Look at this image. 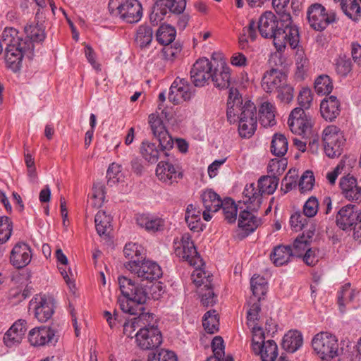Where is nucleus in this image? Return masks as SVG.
Listing matches in <instances>:
<instances>
[{
	"label": "nucleus",
	"mask_w": 361,
	"mask_h": 361,
	"mask_svg": "<svg viewBox=\"0 0 361 361\" xmlns=\"http://www.w3.org/2000/svg\"><path fill=\"white\" fill-rule=\"evenodd\" d=\"M231 69L224 62L221 63L212 73V80L216 87L227 88L231 82Z\"/></svg>",
	"instance_id": "c9c22d12"
},
{
	"label": "nucleus",
	"mask_w": 361,
	"mask_h": 361,
	"mask_svg": "<svg viewBox=\"0 0 361 361\" xmlns=\"http://www.w3.org/2000/svg\"><path fill=\"white\" fill-rule=\"evenodd\" d=\"M105 200V187L101 183L93 185L92 192L89 195L90 204L94 207H100Z\"/></svg>",
	"instance_id": "3c124183"
},
{
	"label": "nucleus",
	"mask_w": 361,
	"mask_h": 361,
	"mask_svg": "<svg viewBox=\"0 0 361 361\" xmlns=\"http://www.w3.org/2000/svg\"><path fill=\"white\" fill-rule=\"evenodd\" d=\"M202 213L200 209L192 204H188L185 209V220L190 230L202 231L204 226L201 221Z\"/></svg>",
	"instance_id": "e433bc0d"
},
{
	"label": "nucleus",
	"mask_w": 361,
	"mask_h": 361,
	"mask_svg": "<svg viewBox=\"0 0 361 361\" xmlns=\"http://www.w3.org/2000/svg\"><path fill=\"white\" fill-rule=\"evenodd\" d=\"M146 317V314H142L138 317H135L126 322L123 325V334L128 337H133V334L137 328H142V325L145 324L144 320Z\"/></svg>",
	"instance_id": "0e129e2a"
},
{
	"label": "nucleus",
	"mask_w": 361,
	"mask_h": 361,
	"mask_svg": "<svg viewBox=\"0 0 361 361\" xmlns=\"http://www.w3.org/2000/svg\"><path fill=\"white\" fill-rule=\"evenodd\" d=\"M361 4V0H358ZM341 6L344 13L350 19L357 20L360 17L361 8L357 0H341Z\"/></svg>",
	"instance_id": "09e8293b"
},
{
	"label": "nucleus",
	"mask_w": 361,
	"mask_h": 361,
	"mask_svg": "<svg viewBox=\"0 0 361 361\" xmlns=\"http://www.w3.org/2000/svg\"><path fill=\"white\" fill-rule=\"evenodd\" d=\"M286 75L280 71L271 69L267 71L262 80V87L267 92L278 90L283 84H285Z\"/></svg>",
	"instance_id": "7c9ffc66"
},
{
	"label": "nucleus",
	"mask_w": 361,
	"mask_h": 361,
	"mask_svg": "<svg viewBox=\"0 0 361 361\" xmlns=\"http://www.w3.org/2000/svg\"><path fill=\"white\" fill-rule=\"evenodd\" d=\"M279 19L276 16L271 12H264L259 18L257 27L258 30L264 38H273L280 29Z\"/></svg>",
	"instance_id": "393cba45"
},
{
	"label": "nucleus",
	"mask_w": 361,
	"mask_h": 361,
	"mask_svg": "<svg viewBox=\"0 0 361 361\" xmlns=\"http://www.w3.org/2000/svg\"><path fill=\"white\" fill-rule=\"evenodd\" d=\"M308 249V240L307 238L302 235L295 240L293 250H291L292 255L303 257Z\"/></svg>",
	"instance_id": "338daca9"
},
{
	"label": "nucleus",
	"mask_w": 361,
	"mask_h": 361,
	"mask_svg": "<svg viewBox=\"0 0 361 361\" xmlns=\"http://www.w3.org/2000/svg\"><path fill=\"white\" fill-rule=\"evenodd\" d=\"M123 253L130 261H140V258H142L144 254V248L136 243L130 242L126 244Z\"/></svg>",
	"instance_id": "13d9d810"
},
{
	"label": "nucleus",
	"mask_w": 361,
	"mask_h": 361,
	"mask_svg": "<svg viewBox=\"0 0 361 361\" xmlns=\"http://www.w3.org/2000/svg\"><path fill=\"white\" fill-rule=\"evenodd\" d=\"M135 336L137 345L143 350L158 348L162 343L161 331L153 325L140 328Z\"/></svg>",
	"instance_id": "2eb2a0df"
},
{
	"label": "nucleus",
	"mask_w": 361,
	"mask_h": 361,
	"mask_svg": "<svg viewBox=\"0 0 361 361\" xmlns=\"http://www.w3.org/2000/svg\"><path fill=\"white\" fill-rule=\"evenodd\" d=\"M221 207L225 219L230 223L234 222L237 216V207L234 201L231 198H226L221 201Z\"/></svg>",
	"instance_id": "680f3d73"
},
{
	"label": "nucleus",
	"mask_w": 361,
	"mask_h": 361,
	"mask_svg": "<svg viewBox=\"0 0 361 361\" xmlns=\"http://www.w3.org/2000/svg\"><path fill=\"white\" fill-rule=\"evenodd\" d=\"M55 257L57 261V267L71 292L75 291V275L68 265L67 257L61 248H57L55 252Z\"/></svg>",
	"instance_id": "a878e982"
},
{
	"label": "nucleus",
	"mask_w": 361,
	"mask_h": 361,
	"mask_svg": "<svg viewBox=\"0 0 361 361\" xmlns=\"http://www.w3.org/2000/svg\"><path fill=\"white\" fill-rule=\"evenodd\" d=\"M106 177L110 185L122 184L125 182V174L122 171V166L117 163H112L108 168Z\"/></svg>",
	"instance_id": "de8ad7c7"
},
{
	"label": "nucleus",
	"mask_w": 361,
	"mask_h": 361,
	"mask_svg": "<svg viewBox=\"0 0 361 361\" xmlns=\"http://www.w3.org/2000/svg\"><path fill=\"white\" fill-rule=\"evenodd\" d=\"M313 352L320 361H332L341 353L336 335L329 331H321L312 339Z\"/></svg>",
	"instance_id": "20e7f679"
},
{
	"label": "nucleus",
	"mask_w": 361,
	"mask_h": 361,
	"mask_svg": "<svg viewBox=\"0 0 361 361\" xmlns=\"http://www.w3.org/2000/svg\"><path fill=\"white\" fill-rule=\"evenodd\" d=\"M193 283L200 288L209 287L212 282V276L202 268L195 269L191 275Z\"/></svg>",
	"instance_id": "6e6d98bb"
},
{
	"label": "nucleus",
	"mask_w": 361,
	"mask_h": 361,
	"mask_svg": "<svg viewBox=\"0 0 361 361\" xmlns=\"http://www.w3.org/2000/svg\"><path fill=\"white\" fill-rule=\"evenodd\" d=\"M176 31L174 27L169 24H161L156 33L157 42L163 45H169L176 37Z\"/></svg>",
	"instance_id": "c03bdc74"
},
{
	"label": "nucleus",
	"mask_w": 361,
	"mask_h": 361,
	"mask_svg": "<svg viewBox=\"0 0 361 361\" xmlns=\"http://www.w3.org/2000/svg\"><path fill=\"white\" fill-rule=\"evenodd\" d=\"M252 350L259 354L262 361H274L278 355V346L273 340L264 341L262 335H252Z\"/></svg>",
	"instance_id": "6ab92c4d"
},
{
	"label": "nucleus",
	"mask_w": 361,
	"mask_h": 361,
	"mask_svg": "<svg viewBox=\"0 0 361 361\" xmlns=\"http://www.w3.org/2000/svg\"><path fill=\"white\" fill-rule=\"evenodd\" d=\"M287 166V160L285 159H273L269 161L267 166L269 173L273 176L281 175Z\"/></svg>",
	"instance_id": "69168bd1"
},
{
	"label": "nucleus",
	"mask_w": 361,
	"mask_h": 361,
	"mask_svg": "<svg viewBox=\"0 0 361 361\" xmlns=\"http://www.w3.org/2000/svg\"><path fill=\"white\" fill-rule=\"evenodd\" d=\"M288 149L286 137L282 133H275L271 139L270 151L276 157L284 156Z\"/></svg>",
	"instance_id": "a19ab883"
},
{
	"label": "nucleus",
	"mask_w": 361,
	"mask_h": 361,
	"mask_svg": "<svg viewBox=\"0 0 361 361\" xmlns=\"http://www.w3.org/2000/svg\"><path fill=\"white\" fill-rule=\"evenodd\" d=\"M227 118L231 123H238V132L242 137H250L257 128V111L253 102L244 103L236 89H231L227 102Z\"/></svg>",
	"instance_id": "f03ea898"
},
{
	"label": "nucleus",
	"mask_w": 361,
	"mask_h": 361,
	"mask_svg": "<svg viewBox=\"0 0 361 361\" xmlns=\"http://www.w3.org/2000/svg\"><path fill=\"white\" fill-rule=\"evenodd\" d=\"M112 216L104 211H99L94 218L95 228L97 233L107 236L111 231Z\"/></svg>",
	"instance_id": "ea45409f"
},
{
	"label": "nucleus",
	"mask_w": 361,
	"mask_h": 361,
	"mask_svg": "<svg viewBox=\"0 0 361 361\" xmlns=\"http://www.w3.org/2000/svg\"><path fill=\"white\" fill-rule=\"evenodd\" d=\"M343 131L338 126L329 125L322 132V142L326 155L330 158L338 157L345 144Z\"/></svg>",
	"instance_id": "6e6552de"
},
{
	"label": "nucleus",
	"mask_w": 361,
	"mask_h": 361,
	"mask_svg": "<svg viewBox=\"0 0 361 361\" xmlns=\"http://www.w3.org/2000/svg\"><path fill=\"white\" fill-rule=\"evenodd\" d=\"M27 331V322L18 319L5 333L3 341L9 348H17L23 341Z\"/></svg>",
	"instance_id": "5701e85b"
},
{
	"label": "nucleus",
	"mask_w": 361,
	"mask_h": 361,
	"mask_svg": "<svg viewBox=\"0 0 361 361\" xmlns=\"http://www.w3.org/2000/svg\"><path fill=\"white\" fill-rule=\"evenodd\" d=\"M313 97V94L309 87H302L298 97V103L302 108L309 109L312 105Z\"/></svg>",
	"instance_id": "774afa93"
},
{
	"label": "nucleus",
	"mask_w": 361,
	"mask_h": 361,
	"mask_svg": "<svg viewBox=\"0 0 361 361\" xmlns=\"http://www.w3.org/2000/svg\"><path fill=\"white\" fill-rule=\"evenodd\" d=\"M30 247L25 243H17L11 250L10 261L13 266L20 269L27 266L31 261Z\"/></svg>",
	"instance_id": "cd10ccee"
},
{
	"label": "nucleus",
	"mask_w": 361,
	"mask_h": 361,
	"mask_svg": "<svg viewBox=\"0 0 361 361\" xmlns=\"http://www.w3.org/2000/svg\"><path fill=\"white\" fill-rule=\"evenodd\" d=\"M201 199L205 209L202 212V217L204 221H209L212 218L211 213H215L219 210L222 200L219 195L212 189L203 190Z\"/></svg>",
	"instance_id": "bb28decb"
},
{
	"label": "nucleus",
	"mask_w": 361,
	"mask_h": 361,
	"mask_svg": "<svg viewBox=\"0 0 361 361\" xmlns=\"http://www.w3.org/2000/svg\"><path fill=\"white\" fill-rule=\"evenodd\" d=\"M259 313V300H257L255 299H250L248 304V309L247 312V322L249 328L252 331V335H262V331L259 326V321L262 320Z\"/></svg>",
	"instance_id": "473e14b6"
},
{
	"label": "nucleus",
	"mask_w": 361,
	"mask_h": 361,
	"mask_svg": "<svg viewBox=\"0 0 361 361\" xmlns=\"http://www.w3.org/2000/svg\"><path fill=\"white\" fill-rule=\"evenodd\" d=\"M13 231V222L6 216H0V243H4L9 240Z\"/></svg>",
	"instance_id": "052dcab7"
},
{
	"label": "nucleus",
	"mask_w": 361,
	"mask_h": 361,
	"mask_svg": "<svg viewBox=\"0 0 361 361\" xmlns=\"http://www.w3.org/2000/svg\"><path fill=\"white\" fill-rule=\"evenodd\" d=\"M255 211L244 209L240 212L238 217V228L242 231L243 237L253 232L261 224V221L254 214Z\"/></svg>",
	"instance_id": "c85d7f7f"
},
{
	"label": "nucleus",
	"mask_w": 361,
	"mask_h": 361,
	"mask_svg": "<svg viewBox=\"0 0 361 361\" xmlns=\"http://www.w3.org/2000/svg\"><path fill=\"white\" fill-rule=\"evenodd\" d=\"M30 310L40 322H46L54 312V300L45 294L35 295L30 301Z\"/></svg>",
	"instance_id": "f8f14e48"
},
{
	"label": "nucleus",
	"mask_w": 361,
	"mask_h": 361,
	"mask_svg": "<svg viewBox=\"0 0 361 361\" xmlns=\"http://www.w3.org/2000/svg\"><path fill=\"white\" fill-rule=\"evenodd\" d=\"M185 6V0H156L149 16L150 22L157 25L169 13L180 14L183 12Z\"/></svg>",
	"instance_id": "9d476101"
},
{
	"label": "nucleus",
	"mask_w": 361,
	"mask_h": 361,
	"mask_svg": "<svg viewBox=\"0 0 361 361\" xmlns=\"http://www.w3.org/2000/svg\"><path fill=\"white\" fill-rule=\"evenodd\" d=\"M361 221V209L353 204H348L338 212L336 224L343 230L351 229L353 225Z\"/></svg>",
	"instance_id": "412c9836"
},
{
	"label": "nucleus",
	"mask_w": 361,
	"mask_h": 361,
	"mask_svg": "<svg viewBox=\"0 0 361 361\" xmlns=\"http://www.w3.org/2000/svg\"><path fill=\"white\" fill-rule=\"evenodd\" d=\"M125 266L133 275L140 279V282L138 283L144 286L158 281L163 274L160 266L149 259L129 261Z\"/></svg>",
	"instance_id": "39448f33"
},
{
	"label": "nucleus",
	"mask_w": 361,
	"mask_h": 361,
	"mask_svg": "<svg viewBox=\"0 0 361 361\" xmlns=\"http://www.w3.org/2000/svg\"><path fill=\"white\" fill-rule=\"evenodd\" d=\"M340 111L341 102L336 97H326L321 102V115L326 121H332L339 115Z\"/></svg>",
	"instance_id": "72a5a7b5"
},
{
	"label": "nucleus",
	"mask_w": 361,
	"mask_h": 361,
	"mask_svg": "<svg viewBox=\"0 0 361 361\" xmlns=\"http://www.w3.org/2000/svg\"><path fill=\"white\" fill-rule=\"evenodd\" d=\"M307 16L310 25L315 30H322L336 20L333 11H328L319 4L311 5L307 11Z\"/></svg>",
	"instance_id": "ddd939ff"
},
{
	"label": "nucleus",
	"mask_w": 361,
	"mask_h": 361,
	"mask_svg": "<svg viewBox=\"0 0 361 361\" xmlns=\"http://www.w3.org/2000/svg\"><path fill=\"white\" fill-rule=\"evenodd\" d=\"M262 200V195L258 188H256L252 183L246 185L242 199V202L246 209L252 211L257 210L260 207Z\"/></svg>",
	"instance_id": "f704fd0d"
},
{
	"label": "nucleus",
	"mask_w": 361,
	"mask_h": 361,
	"mask_svg": "<svg viewBox=\"0 0 361 361\" xmlns=\"http://www.w3.org/2000/svg\"><path fill=\"white\" fill-rule=\"evenodd\" d=\"M152 40V30L146 25L138 27L135 36V42L140 48L147 47Z\"/></svg>",
	"instance_id": "5fc2aeb1"
},
{
	"label": "nucleus",
	"mask_w": 361,
	"mask_h": 361,
	"mask_svg": "<svg viewBox=\"0 0 361 361\" xmlns=\"http://www.w3.org/2000/svg\"><path fill=\"white\" fill-rule=\"evenodd\" d=\"M159 110H161V108L159 106L158 110L155 113L149 115L148 123L153 135L159 140L163 150L171 149L173 147V141L166 131L165 125L159 114Z\"/></svg>",
	"instance_id": "dca6fc26"
},
{
	"label": "nucleus",
	"mask_w": 361,
	"mask_h": 361,
	"mask_svg": "<svg viewBox=\"0 0 361 361\" xmlns=\"http://www.w3.org/2000/svg\"><path fill=\"white\" fill-rule=\"evenodd\" d=\"M251 290L253 297L250 299L260 300L267 291V280L259 275H254L250 281Z\"/></svg>",
	"instance_id": "49530a36"
},
{
	"label": "nucleus",
	"mask_w": 361,
	"mask_h": 361,
	"mask_svg": "<svg viewBox=\"0 0 361 361\" xmlns=\"http://www.w3.org/2000/svg\"><path fill=\"white\" fill-rule=\"evenodd\" d=\"M147 361H178V358L174 352L162 348L149 353Z\"/></svg>",
	"instance_id": "bf43d9fd"
},
{
	"label": "nucleus",
	"mask_w": 361,
	"mask_h": 361,
	"mask_svg": "<svg viewBox=\"0 0 361 361\" xmlns=\"http://www.w3.org/2000/svg\"><path fill=\"white\" fill-rule=\"evenodd\" d=\"M212 65L206 58L200 59L193 64L190 78L196 87H203L212 78Z\"/></svg>",
	"instance_id": "aec40b11"
},
{
	"label": "nucleus",
	"mask_w": 361,
	"mask_h": 361,
	"mask_svg": "<svg viewBox=\"0 0 361 361\" xmlns=\"http://www.w3.org/2000/svg\"><path fill=\"white\" fill-rule=\"evenodd\" d=\"M278 185L277 180L272 176H264L259 179L257 188L263 196V195L272 194L276 189Z\"/></svg>",
	"instance_id": "4d7b16f0"
},
{
	"label": "nucleus",
	"mask_w": 361,
	"mask_h": 361,
	"mask_svg": "<svg viewBox=\"0 0 361 361\" xmlns=\"http://www.w3.org/2000/svg\"><path fill=\"white\" fill-rule=\"evenodd\" d=\"M3 42L6 46V63L13 71H18L21 66L23 55L30 56L32 51H28L18 36V32L12 27H6L3 31Z\"/></svg>",
	"instance_id": "7ed1b4c3"
},
{
	"label": "nucleus",
	"mask_w": 361,
	"mask_h": 361,
	"mask_svg": "<svg viewBox=\"0 0 361 361\" xmlns=\"http://www.w3.org/2000/svg\"><path fill=\"white\" fill-rule=\"evenodd\" d=\"M292 255L288 246H276L270 254V259L276 266H282L288 263Z\"/></svg>",
	"instance_id": "79ce46f5"
},
{
	"label": "nucleus",
	"mask_w": 361,
	"mask_h": 361,
	"mask_svg": "<svg viewBox=\"0 0 361 361\" xmlns=\"http://www.w3.org/2000/svg\"><path fill=\"white\" fill-rule=\"evenodd\" d=\"M339 185L342 194L348 200H357L361 197V186L358 185L354 176L348 174L342 177Z\"/></svg>",
	"instance_id": "c756f323"
},
{
	"label": "nucleus",
	"mask_w": 361,
	"mask_h": 361,
	"mask_svg": "<svg viewBox=\"0 0 361 361\" xmlns=\"http://www.w3.org/2000/svg\"><path fill=\"white\" fill-rule=\"evenodd\" d=\"M137 226L149 233L163 231L166 228L164 219L152 214H137L135 217Z\"/></svg>",
	"instance_id": "b1692460"
},
{
	"label": "nucleus",
	"mask_w": 361,
	"mask_h": 361,
	"mask_svg": "<svg viewBox=\"0 0 361 361\" xmlns=\"http://www.w3.org/2000/svg\"><path fill=\"white\" fill-rule=\"evenodd\" d=\"M155 175L160 182L168 185L177 183L183 176L181 167L169 161H159L156 167Z\"/></svg>",
	"instance_id": "a211bd4d"
},
{
	"label": "nucleus",
	"mask_w": 361,
	"mask_h": 361,
	"mask_svg": "<svg viewBox=\"0 0 361 361\" xmlns=\"http://www.w3.org/2000/svg\"><path fill=\"white\" fill-rule=\"evenodd\" d=\"M282 21L284 23V28L279 29L273 39L275 48L279 52L284 51L288 44L291 49H297L300 42L298 27L293 24L289 14L284 13L282 16Z\"/></svg>",
	"instance_id": "423d86ee"
},
{
	"label": "nucleus",
	"mask_w": 361,
	"mask_h": 361,
	"mask_svg": "<svg viewBox=\"0 0 361 361\" xmlns=\"http://www.w3.org/2000/svg\"><path fill=\"white\" fill-rule=\"evenodd\" d=\"M38 15L39 12L36 16ZM37 18L24 27L25 39H22V42L28 51H32L35 45L42 43L46 37L45 26L42 22L37 20Z\"/></svg>",
	"instance_id": "4468645a"
},
{
	"label": "nucleus",
	"mask_w": 361,
	"mask_h": 361,
	"mask_svg": "<svg viewBox=\"0 0 361 361\" xmlns=\"http://www.w3.org/2000/svg\"><path fill=\"white\" fill-rule=\"evenodd\" d=\"M358 291L351 288L350 283H345L338 293V302L340 311L343 312L347 303L353 301Z\"/></svg>",
	"instance_id": "37998d69"
},
{
	"label": "nucleus",
	"mask_w": 361,
	"mask_h": 361,
	"mask_svg": "<svg viewBox=\"0 0 361 361\" xmlns=\"http://www.w3.org/2000/svg\"><path fill=\"white\" fill-rule=\"evenodd\" d=\"M257 38V25L252 20L248 25L243 29V32L239 37V45L241 49H247L250 42H255Z\"/></svg>",
	"instance_id": "a18cd8bd"
},
{
	"label": "nucleus",
	"mask_w": 361,
	"mask_h": 361,
	"mask_svg": "<svg viewBox=\"0 0 361 361\" xmlns=\"http://www.w3.org/2000/svg\"><path fill=\"white\" fill-rule=\"evenodd\" d=\"M169 149L163 150L160 144L157 145L148 140L142 142L140 147V153L142 157L150 164L156 163L161 157L162 152L165 156L168 157V151Z\"/></svg>",
	"instance_id": "2f4dec72"
},
{
	"label": "nucleus",
	"mask_w": 361,
	"mask_h": 361,
	"mask_svg": "<svg viewBox=\"0 0 361 361\" xmlns=\"http://www.w3.org/2000/svg\"><path fill=\"white\" fill-rule=\"evenodd\" d=\"M109 9L129 23L138 22L142 16V8L137 0H109Z\"/></svg>",
	"instance_id": "0eeeda50"
},
{
	"label": "nucleus",
	"mask_w": 361,
	"mask_h": 361,
	"mask_svg": "<svg viewBox=\"0 0 361 361\" xmlns=\"http://www.w3.org/2000/svg\"><path fill=\"white\" fill-rule=\"evenodd\" d=\"M59 338V334L57 330L47 325L34 327L27 334V341L34 347L54 345Z\"/></svg>",
	"instance_id": "9b49d317"
},
{
	"label": "nucleus",
	"mask_w": 361,
	"mask_h": 361,
	"mask_svg": "<svg viewBox=\"0 0 361 361\" xmlns=\"http://www.w3.org/2000/svg\"><path fill=\"white\" fill-rule=\"evenodd\" d=\"M276 106L274 104L266 101L262 103L259 114V122L264 127L272 126L276 124Z\"/></svg>",
	"instance_id": "58836bf2"
},
{
	"label": "nucleus",
	"mask_w": 361,
	"mask_h": 361,
	"mask_svg": "<svg viewBox=\"0 0 361 361\" xmlns=\"http://www.w3.org/2000/svg\"><path fill=\"white\" fill-rule=\"evenodd\" d=\"M202 325L209 334H214L219 330V317L215 310H209L204 314Z\"/></svg>",
	"instance_id": "864d4df0"
},
{
	"label": "nucleus",
	"mask_w": 361,
	"mask_h": 361,
	"mask_svg": "<svg viewBox=\"0 0 361 361\" xmlns=\"http://www.w3.org/2000/svg\"><path fill=\"white\" fill-rule=\"evenodd\" d=\"M194 93L188 82L182 78H176L170 87L169 99L174 104L189 101Z\"/></svg>",
	"instance_id": "4be33fe9"
},
{
	"label": "nucleus",
	"mask_w": 361,
	"mask_h": 361,
	"mask_svg": "<svg viewBox=\"0 0 361 361\" xmlns=\"http://www.w3.org/2000/svg\"><path fill=\"white\" fill-rule=\"evenodd\" d=\"M303 343V336L298 330H290L283 337L281 345L287 352L297 351Z\"/></svg>",
	"instance_id": "4c0bfd02"
},
{
	"label": "nucleus",
	"mask_w": 361,
	"mask_h": 361,
	"mask_svg": "<svg viewBox=\"0 0 361 361\" xmlns=\"http://www.w3.org/2000/svg\"><path fill=\"white\" fill-rule=\"evenodd\" d=\"M314 90L319 95H326L331 92L334 85L331 79L327 75H321L314 80Z\"/></svg>",
	"instance_id": "603ef678"
},
{
	"label": "nucleus",
	"mask_w": 361,
	"mask_h": 361,
	"mask_svg": "<svg viewBox=\"0 0 361 361\" xmlns=\"http://www.w3.org/2000/svg\"><path fill=\"white\" fill-rule=\"evenodd\" d=\"M122 296L118 299L121 310L130 314H137L142 310L140 305L144 304L150 297L159 300L164 293L163 283L154 281L147 286L139 284L126 276H120L118 279Z\"/></svg>",
	"instance_id": "f257e3e1"
},
{
	"label": "nucleus",
	"mask_w": 361,
	"mask_h": 361,
	"mask_svg": "<svg viewBox=\"0 0 361 361\" xmlns=\"http://www.w3.org/2000/svg\"><path fill=\"white\" fill-rule=\"evenodd\" d=\"M295 62L296 67L295 75L297 78L302 79L304 78L305 73L308 70L309 61L303 49L301 47L297 48L295 56Z\"/></svg>",
	"instance_id": "8fccbe9b"
},
{
	"label": "nucleus",
	"mask_w": 361,
	"mask_h": 361,
	"mask_svg": "<svg viewBox=\"0 0 361 361\" xmlns=\"http://www.w3.org/2000/svg\"><path fill=\"white\" fill-rule=\"evenodd\" d=\"M288 124L293 133L305 135L310 131L313 120L302 109L297 107L291 111Z\"/></svg>",
	"instance_id": "f3484780"
},
{
	"label": "nucleus",
	"mask_w": 361,
	"mask_h": 361,
	"mask_svg": "<svg viewBox=\"0 0 361 361\" xmlns=\"http://www.w3.org/2000/svg\"><path fill=\"white\" fill-rule=\"evenodd\" d=\"M259 326L263 333V338L267 336H273L278 330L277 322L271 317H265L259 322Z\"/></svg>",
	"instance_id": "e2e57ef3"
},
{
	"label": "nucleus",
	"mask_w": 361,
	"mask_h": 361,
	"mask_svg": "<svg viewBox=\"0 0 361 361\" xmlns=\"http://www.w3.org/2000/svg\"><path fill=\"white\" fill-rule=\"evenodd\" d=\"M174 252L177 257L188 262L190 265H199L201 259L189 233H183L173 240Z\"/></svg>",
	"instance_id": "1a4fd4ad"
}]
</instances>
